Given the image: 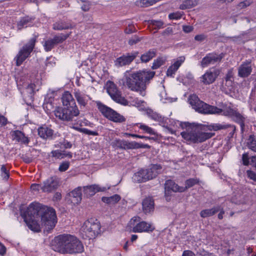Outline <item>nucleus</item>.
<instances>
[{"instance_id":"obj_1","label":"nucleus","mask_w":256,"mask_h":256,"mask_svg":"<svg viewBox=\"0 0 256 256\" xmlns=\"http://www.w3.org/2000/svg\"><path fill=\"white\" fill-rule=\"evenodd\" d=\"M28 210L33 216H26L24 222L32 231L40 232L41 226L47 232L55 227L57 223V218L54 208L38 202H32L30 204Z\"/></svg>"},{"instance_id":"obj_2","label":"nucleus","mask_w":256,"mask_h":256,"mask_svg":"<svg viewBox=\"0 0 256 256\" xmlns=\"http://www.w3.org/2000/svg\"><path fill=\"white\" fill-rule=\"evenodd\" d=\"M176 124L177 122H174ZM184 130L180 133L182 138L188 144L203 142L214 136V133L208 132L207 130L214 131L230 128V134H234L236 127L234 125L216 124L208 126H200L188 122H178Z\"/></svg>"},{"instance_id":"obj_3","label":"nucleus","mask_w":256,"mask_h":256,"mask_svg":"<svg viewBox=\"0 0 256 256\" xmlns=\"http://www.w3.org/2000/svg\"><path fill=\"white\" fill-rule=\"evenodd\" d=\"M154 74V72L146 70H140L133 73L126 72L122 81L123 85L128 89L137 92L144 96L146 94L147 85Z\"/></svg>"},{"instance_id":"obj_4","label":"nucleus","mask_w":256,"mask_h":256,"mask_svg":"<svg viewBox=\"0 0 256 256\" xmlns=\"http://www.w3.org/2000/svg\"><path fill=\"white\" fill-rule=\"evenodd\" d=\"M52 248L62 254H75L84 251L83 244L76 236L70 234H60L52 240Z\"/></svg>"},{"instance_id":"obj_5","label":"nucleus","mask_w":256,"mask_h":256,"mask_svg":"<svg viewBox=\"0 0 256 256\" xmlns=\"http://www.w3.org/2000/svg\"><path fill=\"white\" fill-rule=\"evenodd\" d=\"M62 101L65 107L56 108L54 115L56 118L68 122L79 115L80 110L72 94L69 92H64L62 97Z\"/></svg>"},{"instance_id":"obj_6","label":"nucleus","mask_w":256,"mask_h":256,"mask_svg":"<svg viewBox=\"0 0 256 256\" xmlns=\"http://www.w3.org/2000/svg\"><path fill=\"white\" fill-rule=\"evenodd\" d=\"M188 102L192 108L196 112L204 114H222L225 116H231L234 114V111L230 107L224 106L222 108L210 106L200 100L194 94L190 96Z\"/></svg>"},{"instance_id":"obj_7","label":"nucleus","mask_w":256,"mask_h":256,"mask_svg":"<svg viewBox=\"0 0 256 256\" xmlns=\"http://www.w3.org/2000/svg\"><path fill=\"white\" fill-rule=\"evenodd\" d=\"M100 229V226L98 220L91 218L84 222L80 233L84 238L92 239L99 234Z\"/></svg>"},{"instance_id":"obj_8","label":"nucleus","mask_w":256,"mask_h":256,"mask_svg":"<svg viewBox=\"0 0 256 256\" xmlns=\"http://www.w3.org/2000/svg\"><path fill=\"white\" fill-rule=\"evenodd\" d=\"M162 166L160 164H153L146 169H141L136 172L134 179L138 182H144L156 178L160 172Z\"/></svg>"},{"instance_id":"obj_9","label":"nucleus","mask_w":256,"mask_h":256,"mask_svg":"<svg viewBox=\"0 0 256 256\" xmlns=\"http://www.w3.org/2000/svg\"><path fill=\"white\" fill-rule=\"evenodd\" d=\"M138 216H134L131 218L128 226L131 228L130 232H151L155 229L154 226L151 222L140 221Z\"/></svg>"},{"instance_id":"obj_10","label":"nucleus","mask_w":256,"mask_h":256,"mask_svg":"<svg viewBox=\"0 0 256 256\" xmlns=\"http://www.w3.org/2000/svg\"><path fill=\"white\" fill-rule=\"evenodd\" d=\"M98 110L102 114L109 120L115 122H122L126 120L124 117L110 107L98 101L96 102Z\"/></svg>"},{"instance_id":"obj_11","label":"nucleus","mask_w":256,"mask_h":256,"mask_svg":"<svg viewBox=\"0 0 256 256\" xmlns=\"http://www.w3.org/2000/svg\"><path fill=\"white\" fill-rule=\"evenodd\" d=\"M36 42V37H34L20 50L14 58L17 66H20L22 62L30 56V53L34 47Z\"/></svg>"},{"instance_id":"obj_12","label":"nucleus","mask_w":256,"mask_h":256,"mask_svg":"<svg viewBox=\"0 0 256 256\" xmlns=\"http://www.w3.org/2000/svg\"><path fill=\"white\" fill-rule=\"evenodd\" d=\"M106 88L107 92L114 101L124 106L128 104V100L121 96L120 92L114 82L110 80L108 81L106 84Z\"/></svg>"},{"instance_id":"obj_13","label":"nucleus","mask_w":256,"mask_h":256,"mask_svg":"<svg viewBox=\"0 0 256 256\" xmlns=\"http://www.w3.org/2000/svg\"><path fill=\"white\" fill-rule=\"evenodd\" d=\"M114 143L117 148L124 150L150 148V146L148 144L138 143L135 141L129 142L126 140H116Z\"/></svg>"},{"instance_id":"obj_14","label":"nucleus","mask_w":256,"mask_h":256,"mask_svg":"<svg viewBox=\"0 0 256 256\" xmlns=\"http://www.w3.org/2000/svg\"><path fill=\"white\" fill-rule=\"evenodd\" d=\"M110 185H106L105 186H102L99 184H92L83 187L84 194L86 197H90L98 192H104L110 189Z\"/></svg>"},{"instance_id":"obj_15","label":"nucleus","mask_w":256,"mask_h":256,"mask_svg":"<svg viewBox=\"0 0 256 256\" xmlns=\"http://www.w3.org/2000/svg\"><path fill=\"white\" fill-rule=\"evenodd\" d=\"M223 56L224 55L222 54H208L202 58L201 62V66L202 68L207 67L210 64H212L217 62H220Z\"/></svg>"},{"instance_id":"obj_16","label":"nucleus","mask_w":256,"mask_h":256,"mask_svg":"<svg viewBox=\"0 0 256 256\" xmlns=\"http://www.w3.org/2000/svg\"><path fill=\"white\" fill-rule=\"evenodd\" d=\"M219 74V72L216 70H207L202 77V82L204 84H210L213 83Z\"/></svg>"},{"instance_id":"obj_17","label":"nucleus","mask_w":256,"mask_h":256,"mask_svg":"<svg viewBox=\"0 0 256 256\" xmlns=\"http://www.w3.org/2000/svg\"><path fill=\"white\" fill-rule=\"evenodd\" d=\"M137 54V52H134L120 56L115 60L114 64L117 67L129 64L136 58Z\"/></svg>"},{"instance_id":"obj_18","label":"nucleus","mask_w":256,"mask_h":256,"mask_svg":"<svg viewBox=\"0 0 256 256\" xmlns=\"http://www.w3.org/2000/svg\"><path fill=\"white\" fill-rule=\"evenodd\" d=\"M185 60V57L180 56L176 60H174L172 65L168 68L166 74L168 76L173 77L176 72Z\"/></svg>"},{"instance_id":"obj_19","label":"nucleus","mask_w":256,"mask_h":256,"mask_svg":"<svg viewBox=\"0 0 256 256\" xmlns=\"http://www.w3.org/2000/svg\"><path fill=\"white\" fill-rule=\"evenodd\" d=\"M252 71L250 60L243 62L238 68V76L241 78H246L250 75Z\"/></svg>"},{"instance_id":"obj_20","label":"nucleus","mask_w":256,"mask_h":256,"mask_svg":"<svg viewBox=\"0 0 256 256\" xmlns=\"http://www.w3.org/2000/svg\"><path fill=\"white\" fill-rule=\"evenodd\" d=\"M58 184V182L56 178H50L44 182L42 191L44 192H52L57 188Z\"/></svg>"},{"instance_id":"obj_21","label":"nucleus","mask_w":256,"mask_h":256,"mask_svg":"<svg viewBox=\"0 0 256 256\" xmlns=\"http://www.w3.org/2000/svg\"><path fill=\"white\" fill-rule=\"evenodd\" d=\"M76 100L80 106L85 107L90 100V96L79 90L75 89L74 92Z\"/></svg>"},{"instance_id":"obj_22","label":"nucleus","mask_w":256,"mask_h":256,"mask_svg":"<svg viewBox=\"0 0 256 256\" xmlns=\"http://www.w3.org/2000/svg\"><path fill=\"white\" fill-rule=\"evenodd\" d=\"M234 72L232 70H230L224 78V80L223 82V86L228 90L232 92L234 91Z\"/></svg>"},{"instance_id":"obj_23","label":"nucleus","mask_w":256,"mask_h":256,"mask_svg":"<svg viewBox=\"0 0 256 256\" xmlns=\"http://www.w3.org/2000/svg\"><path fill=\"white\" fill-rule=\"evenodd\" d=\"M40 86V82H38L36 84H30L25 88L24 91V95L25 98H28L32 100L33 98V96L36 91H38L39 90Z\"/></svg>"},{"instance_id":"obj_24","label":"nucleus","mask_w":256,"mask_h":256,"mask_svg":"<svg viewBox=\"0 0 256 256\" xmlns=\"http://www.w3.org/2000/svg\"><path fill=\"white\" fill-rule=\"evenodd\" d=\"M38 136L44 140L52 138L54 130L46 125L38 128Z\"/></svg>"},{"instance_id":"obj_25","label":"nucleus","mask_w":256,"mask_h":256,"mask_svg":"<svg viewBox=\"0 0 256 256\" xmlns=\"http://www.w3.org/2000/svg\"><path fill=\"white\" fill-rule=\"evenodd\" d=\"M165 190L169 192L170 191L174 192H183L186 190V188L183 186H180L172 180H168L166 182Z\"/></svg>"},{"instance_id":"obj_26","label":"nucleus","mask_w":256,"mask_h":256,"mask_svg":"<svg viewBox=\"0 0 256 256\" xmlns=\"http://www.w3.org/2000/svg\"><path fill=\"white\" fill-rule=\"evenodd\" d=\"M12 136L13 140L25 144H28L30 142L28 138L20 130L12 132Z\"/></svg>"},{"instance_id":"obj_27","label":"nucleus","mask_w":256,"mask_h":256,"mask_svg":"<svg viewBox=\"0 0 256 256\" xmlns=\"http://www.w3.org/2000/svg\"><path fill=\"white\" fill-rule=\"evenodd\" d=\"M142 210L145 214L150 213L154 210V202L152 198H146L142 202Z\"/></svg>"},{"instance_id":"obj_28","label":"nucleus","mask_w":256,"mask_h":256,"mask_svg":"<svg viewBox=\"0 0 256 256\" xmlns=\"http://www.w3.org/2000/svg\"><path fill=\"white\" fill-rule=\"evenodd\" d=\"M70 196L71 201L74 204H79L82 200V188L78 187L72 191Z\"/></svg>"},{"instance_id":"obj_29","label":"nucleus","mask_w":256,"mask_h":256,"mask_svg":"<svg viewBox=\"0 0 256 256\" xmlns=\"http://www.w3.org/2000/svg\"><path fill=\"white\" fill-rule=\"evenodd\" d=\"M34 18L25 16L22 18L17 24V28L18 30H21L22 29L26 28L28 26H30L34 20Z\"/></svg>"},{"instance_id":"obj_30","label":"nucleus","mask_w":256,"mask_h":256,"mask_svg":"<svg viewBox=\"0 0 256 256\" xmlns=\"http://www.w3.org/2000/svg\"><path fill=\"white\" fill-rule=\"evenodd\" d=\"M220 210V206H216L210 209L204 210L200 212V216L203 218L210 216L214 214L216 212H219Z\"/></svg>"},{"instance_id":"obj_31","label":"nucleus","mask_w":256,"mask_h":256,"mask_svg":"<svg viewBox=\"0 0 256 256\" xmlns=\"http://www.w3.org/2000/svg\"><path fill=\"white\" fill-rule=\"evenodd\" d=\"M121 199L120 195L116 194L112 196L106 197H102V201L108 204H114L118 202Z\"/></svg>"},{"instance_id":"obj_32","label":"nucleus","mask_w":256,"mask_h":256,"mask_svg":"<svg viewBox=\"0 0 256 256\" xmlns=\"http://www.w3.org/2000/svg\"><path fill=\"white\" fill-rule=\"evenodd\" d=\"M72 24L64 21H58L54 24L53 28L55 30H62L72 28Z\"/></svg>"},{"instance_id":"obj_33","label":"nucleus","mask_w":256,"mask_h":256,"mask_svg":"<svg viewBox=\"0 0 256 256\" xmlns=\"http://www.w3.org/2000/svg\"><path fill=\"white\" fill-rule=\"evenodd\" d=\"M246 146L252 151L256 152V138L254 136H250L246 140Z\"/></svg>"},{"instance_id":"obj_34","label":"nucleus","mask_w":256,"mask_h":256,"mask_svg":"<svg viewBox=\"0 0 256 256\" xmlns=\"http://www.w3.org/2000/svg\"><path fill=\"white\" fill-rule=\"evenodd\" d=\"M180 3L179 8L180 10H186L192 8L194 6L192 0H178Z\"/></svg>"},{"instance_id":"obj_35","label":"nucleus","mask_w":256,"mask_h":256,"mask_svg":"<svg viewBox=\"0 0 256 256\" xmlns=\"http://www.w3.org/2000/svg\"><path fill=\"white\" fill-rule=\"evenodd\" d=\"M155 56L156 51L154 50H150L142 54L140 58L142 62H146L152 59Z\"/></svg>"},{"instance_id":"obj_36","label":"nucleus","mask_w":256,"mask_h":256,"mask_svg":"<svg viewBox=\"0 0 256 256\" xmlns=\"http://www.w3.org/2000/svg\"><path fill=\"white\" fill-rule=\"evenodd\" d=\"M136 124L139 125V128L142 130H143V132L144 133H146L150 135L156 134V133L155 132V130L152 128L150 127L149 126L142 123H139L137 124Z\"/></svg>"},{"instance_id":"obj_37","label":"nucleus","mask_w":256,"mask_h":256,"mask_svg":"<svg viewBox=\"0 0 256 256\" xmlns=\"http://www.w3.org/2000/svg\"><path fill=\"white\" fill-rule=\"evenodd\" d=\"M0 176L2 178L7 180L10 176L9 170L6 165H2L0 168Z\"/></svg>"},{"instance_id":"obj_38","label":"nucleus","mask_w":256,"mask_h":256,"mask_svg":"<svg viewBox=\"0 0 256 256\" xmlns=\"http://www.w3.org/2000/svg\"><path fill=\"white\" fill-rule=\"evenodd\" d=\"M174 122H181L178 120H176L172 119H169L168 118H164V122L163 124L165 125H168V126H173L174 127H178V126H180V124L178 123H175Z\"/></svg>"},{"instance_id":"obj_39","label":"nucleus","mask_w":256,"mask_h":256,"mask_svg":"<svg viewBox=\"0 0 256 256\" xmlns=\"http://www.w3.org/2000/svg\"><path fill=\"white\" fill-rule=\"evenodd\" d=\"M69 34H61L60 35L55 36L52 39L56 44L62 42L68 37Z\"/></svg>"},{"instance_id":"obj_40","label":"nucleus","mask_w":256,"mask_h":256,"mask_svg":"<svg viewBox=\"0 0 256 256\" xmlns=\"http://www.w3.org/2000/svg\"><path fill=\"white\" fill-rule=\"evenodd\" d=\"M54 45H56V44L52 38L46 40L44 44V50L46 52H48L54 48Z\"/></svg>"},{"instance_id":"obj_41","label":"nucleus","mask_w":256,"mask_h":256,"mask_svg":"<svg viewBox=\"0 0 256 256\" xmlns=\"http://www.w3.org/2000/svg\"><path fill=\"white\" fill-rule=\"evenodd\" d=\"M198 182V180L197 178H190L186 181V186L184 188H186V190L192 187L194 185L196 184Z\"/></svg>"},{"instance_id":"obj_42","label":"nucleus","mask_w":256,"mask_h":256,"mask_svg":"<svg viewBox=\"0 0 256 256\" xmlns=\"http://www.w3.org/2000/svg\"><path fill=\"white\" fill-rule=\"evenodd\" d=\"M235 120L240 124L242 129V130L244 127V118L240 114L236 113L234 116Z\"/></svg>"},{"instance_id":"obj_43","label":"nucleus","mask_w":256,"mask_h":256,"mask_svg":"<svg viewBox=\"0 0 256 256\" xmlns=\"http://www.w3.org/2000/svg\"><path fill=\"white\" fill-rule=\"evenodd\" d=\"M158 0H140V4H138V5H140L141 6H149L152 5L154 4H155Z\"/></svg>"},{"instance_id":"obj_44","label":"nucleus","mask_w":256,"mask_h":256,"mask_svg":"<svg viewBox=\"0 0 256 256\" xmlns=\"http://www.w3.org/2000/svg\"><path fill=\"white\" fill-rule=\"evenodd\" d=\"M164 63V60L162 58H158L154 60L152 68L154 70L157 69L160 66H162Z\"/></svg>"},{"instance_id":"obj_45","label":"nucleus","mask_w":256,"mask_h":256,"mask_svg":"<svg viewBox=\"0 0 256 256\" xmlns=\"http://www.w3.org/2000/svg\"><path fill=\"white\" fill-rule=\"evenodd\" d=\"M150 117L152 118V119L154 120L158 121L162 124L163 122H164V118L162 117L161 116H160L159 114L156 112H152L150 114Z\"/></svg>"},{"instance_id":"obj_46","label":"nucleus","mask_w":256,"mask_h":256,"mask_svg":"<svg viewBox=\"0 0 256 256\" xmlns=\"http://www.w3.org/2000/svg\"><path fill=\"white\" fill-rule=\"evenodd\" d=\"M182 12H176L170 14L168 18L170 20H179L182 18Z\"/></svg>"},{"instance_id":"obj_47","label":"nucleus","mask_w":256,"mask_h":256,"mask_svg":"<svg viewBox=\"0 0 256 256\" xmlns=\"http://www.w3.org/2000/svg\"><path fill=\"white\" fill-rule=\"evenodd\" d=\"M43 107L44 109H46L50 111L54 108L52 104V100H50L49 102H47V100L46 98L43 104Z\"/></svg>"},{"instance_id":"obj_48","label":"nucleus","mask_w":256,"mask_h":256,"mask_svg":"<svg viewBox=\"0 0 256 256\" xmlns=\"http://www.w3.org/2000/svg\"><path fill=\"white\" fill-rule=\"evenodd\" d=\"M151 24L155 28L160 29L164 28V22L161 20H152Z\"/></svg>"},{"instance_id":"obj_49","label":"nucleus","mask_w":256,"mask_h":256,"mask_svg":"<svg viewBox=\"0 0 256 256\" xmlns=\"http://www.w3.org/2000/svg\"><path fill=\"white\" fill-rule=\"evenodd\" d=\"M160 96L161 97V100L162 102H171V99L168 98V97L166 96V93L164 90L161 92L160 94Z\"/></svg>"},{"instance_id":"obj_50","label":"nucleus","mask_w":256,"mask_h":256,"mask_svg":"<svg viewBox=\"0 0 256 256\" xmlns=\"http://www.w3.org/2000/svg\"><path fill=\"white\" fill-rule=\"evenodd\" d=\"M51 154L53 157L56 158H62L64 156V154H62L60 150H53Z\"/></svg>"},{"instance_id":"obj_51","label":"nucleus","mask_w":256,"mask_h":256,"mask_svg":"<svg viewBox=\"0 0 256 256\" xmlns=\"http://www.w3.org/2000/svg\"><path fill=\"white\" fill-rule=\"evenodd\" d=\"M242 164L244 166H248L250 164V158L248 153H244L242 155Z\"/></svg>"},{"instance_id":"obj_52","label":"nucleus","mask_w":256,"mask_h":256,"mask_svg":"<svg viewBox=\"0 0 256 256\" xmlns=\"http://www.w3.org/2000/svg\"><path fill=\"white\" fill-rule=\"evenodd\" d=\"M82 130V132L86 134H88V135H91V136H98V132L96 131H92V130H89L88 128H82V130Z\"/></svg>"},{"instance_id":"obj_53","label":"nucleus","mask_w":256,"mask_h":256,"mask_svg":"<svg viewBox=\"0 0 256 256\" xmlns=\"http://www.w3.org/2000/svg\"><path fill=\"white\" fill-rule=\"evenodd\" d=\"M70 164L68 162H64L60 164L58 170L60 172H64L68 168Z\"/></svg>"},{"instance_id":"obj_54","label":"nucleus","mask_w":256,"mask_h":256,"mask_svg":"<svg viewBox=\"0 0 256 256\" xmlns=\"http://www.w3.org/2000/svg\"><path fill=\"white\" fill-rule=\"evenodd\" d=\"M246 174L249 178L256 182V172L251 170H248Z\"/></svg>"},{"instance_id":"obj_55","label":"nucleus","mask_w":256,"mask_h":256,"mask_svg":"<svg viewBox=\"0 0 256 256\" xmlns=\"http://www.w3.org/2000/svg\"><path fill=\"white\" fill-rule=\"evenodd\" d=\"M42 184H33L31 185L30 188L33 191H38L42 190Z\"/></svg>"},{"instance_id":"obj_56","label":"nucleus","mask_w":256,"mask_h":256,"mask_svg":"<svg viewBox=\"0 0 256 256\" xmlns=\"http://www.w3.org/2000/svg\"><path fill=\"white\" fill-rule=\"evenodd\" d=\"M90 3L88 2H84L81 6V8L84 12L88 11L90 8Z\"/></svg>"},{"instance_id":"obj_57","label":"nucleus","mask_w":256,"mask_h":256,"mask_svg":"<svg viewBox=\"0 0 256 256\" xmlns=\"http://www.w3.org/2000/svg\"><path fill=\"white\" fill-rule=\"evenodd\" d=\"M140 40L139 38L136 36H134L132 38L128 41V44L130 45H133L134 44H136L138 42H139Z\"/></svg>"},{"instance_id":"obj_58","label":"nucleus","mask_w":256,"mask_h":256,"mask_svg":"<svg viewBox=\"0 0 256 256\" xmlns=\"http://www.w3.org/2000/svg\"><path fill=\"white\" fill-rule=\"evenodd\" d=\"M135 31V28L134 26L132 25H129L128 27L126 28L124 30V32L126 34H130Z\"/></svg>"},{"instance_id":"obj_59","label":"nucleus","mask_w":256,"mask_h":256,"mask_svg":"<svg viewBox=\"0 0 256 256\" xmlns=\"http://www.w3.org/2000/svg\"><path fill=\"white\" fill-rule=\"evenodd\" d=\"M193 26H183L182 30L186 33L191 32L193 30Z\"/></svg>"},{"instance_id":"obj_60","label":"nucleus","mask_w":256,"mask_h":256,"mask_svg":"<svg viewBox=\"0 0 256 256\" xmlns=\"http://www.w3.org/2000/svg\"><path fill=\"white\" fill-rule=\"evenodd\" d=\"M206 38V36L203 34H198L195 36L194 40L197 41L202 42Z\"/></svg>"},{"instance_id":"obj_61","label":"nucleus","mask_w":256,"mask_h":256,"mask_svg":"<svg viewBox=\"0 0 256 256\" xmlns=\"http://www.w3.org/2000/svg\"><path fill=\"white\" fill-rule=\"evenodd\" d=\"M7 124V119L3 116L0 115V125L5 126Z\"/></svg>"},{"instance_id":"obj_62","label":"nucleus","mask_w":256,"mask_h":256,"mask_svg":"<svg viewBox=\"0 0 256 256\" xmlns=\"http://www.w3.org/2000/svg\"><path fill=\"white\" fill-rule=\"evenodd\" d=\"M6 252V248L4 246V244H2L0 242V256H4Z\"/></svg>"},{"instance_id":"obj_63","label":"nucleus","mask_w":256,"mask_h":256,"mask_svg":"<svg viewBox=\"0 0 256 256\" xmlns=\"http://www.w3.org/2000/svg\"><path fill=\"white\" fill-rule=\"evenodd\" d=\"M182 256H195V254L190 250H184Z\"/></svg>"},{"instance_id":"obj_64","label":"nucleus","mask_w":256,"mask_h":256,"mask_svg":"<svg viewBox=\"0 0 256 256\" xmlns=\"http://www.w3.org/2000/svg\"><path fill=\"white\" fill-rule=\"evenodd\" d=\"M250 164L256 168V156H252L250 158Z\"/></svg>"}]
</instances>
